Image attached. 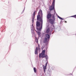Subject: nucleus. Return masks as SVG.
Instances as JSON below:
<instances>
[{
  "mask_svg": "<svg viewBox=\"0 0 76 76\" xmlns=\"http://www.w3.org/2000/svg\"><path fill=\"white\" fill-rule=\"evenodd\" d=\"M55 6V0H53L52 4L50 7L49 9L50 10H52L54 9V7Z\"/></svg>",
  "mask_w": 76,
  "mask_h": 76,
  "instance_id": "nucleus-4",
  "label": "nucleus"
},
{
  "mask_svg": "<svg viewBox=\"0 0 76 76\" xmlns=\"http://www.w3.org/2000/svg\"><path fill=\"white\" fill-rule=\"evenodd\" d=\"M53 26L54 27V26Z\"/></svg>",
  "mask_w": 76,
  "mask_h": 76,
  "instance_id": "nucleus-28",
  "label": "nucleus"
},
{
  "mask_svg": "<svg viewBox=\"0 0 76 76\" xmlns=\"http://www.w3.org/2000/svg\"><path fill=\"white\" fill-rule=\"evenodd\" d=\"M58 17V18H59V19H61V20H64V19L62 18H61L59 16H58V15L57 16Z\"/></svg>",
  "mask_w": 76,
  "mask_h": 76,
  "instance_id": "nucleus-16",
  "label": "nucleus"
},
{
  "mask_svg": "<svg viewBox=\"0 0 76 76\" xmlns=\"http://www.w3.org/2000/svg\"><path fill=\"white\" fill-rule=\"evenodd\" d=\"M41 20H38L40 22H41V23L38 21H37L36 22V26H37V29L38 31H41L42 28V20L41 18Z\"/></svg>",
  "mask_w": 76,
  "mask_h": 76,
  "instance_id": "nucleus-1",
  "label": "nucleus"
},
{
  "mask_svg": "<svg viewBox=\"0 0 76 76\" xmlns=\"http://www.w3.org/2000/svg\"><path fill=\"white\" fill-rule=\"evenodd\" d=\"M46 37L48 39H49L50 38V35L48 34H46Z\"/></svg>",
  "mask_w": 76,
  "mask_h": 76,
  "instance_id": "nucleus-12",
  "label": "nucleus"
},
{
  "mask_svg": "<svg viewBox=\"0 0 76 76\" xmlns=\"http://www.w3.org/2000/svg\"><path fill=\"white\" fill-rule=\"evenodd\" d=\"M37 34L38 35V37H41V32L40 31H37Z\"/></svg>",
  "mask_w": 76,
  "mask_h": 76,
  "instance_id": "nucleus-11",
  "label": "nucleus"
},
{
  "mask_svg": "<svg viewBox=\"0 0 76 76\" xmlns=\"http://www.w3.org/2000/svg\"><path fill=\"white\" fill-rule=\"evenodd\" d=\"M34 73H36V72H37V69L35 68V67L34 68Z\"/></svg>",
  "mask_w": 76,
  "mask_h": 76,
  "instance_id": "nucleus-15",
  "label": "nucleus"
},
{
  "mask_svg": "<svg viewBox=\"0 0 76 76\" xmlns=\"http://www.w3.org/2000/svg\"><path fill=\"white\" fill-rule=\"evenodd\" d=\"M50 34H51V33H50Z\"/></svg>",
  "mask_w": 76,
  "mask_h": 76,
  "instance_id": "nucleus-29",
  "label": "nucleus"
},
{
  "mask_svg": "<svg viewBox=\"0 0 76 76\" xmlns=\"http://www.w3.org/2000/svg\"><path fill=\"white\" fill-rule=\"evenodd\" d=\"M35 28L34 26V25L32 24L31 27V32L32 33H33L34 32V30Z\"/></svg>",
  "mask_w": 76,
  "mask_h": 76,
  "instance_id": "nucleus-6",
  "label": "nucleus"
},
{
  "mask_svg": "<svg viewBox=\"0 0 76 76\" xmlns=\"http://www.w3.org/2000/svg\"><path fill=\"white\" fill-rule=\"evenodd\" d=\"M51 16L52 17V15L50 13H49L47 15V18H48V19H49L51 18Z\"/></svg>",
  "mask_w": 76,
  "mask_h": 76,
  "instance_id": "nucleus-5",
  "label": "nucleus"
},
{
  "mask_svg": "<svg viewBox=\"0 0 76 76\" xmlns=\"http://www.w3.org/2000/svg\"><path fill=\"white\" fill-rule=\"evenodd\" d=\"M54 14H52V18L49 19V22L52 25H53V23H54V22L55 21V20H56V18L54 16H55V13H56V11L54 10Z\"/></svg>",
  "mask_w": 76,
  "mask_h": 76,
  "instance_id": "nucleus-2",
  "label": "nucleus"
},
{
  "mask_svg": "<svg viewBox=\"0 0 76 76\" xmlns=\"http://www.w3.org/2000/svg\"><path fill=\"white\" fill-rule=\"evenodd\" d=\"M45 69H43L44 70V73H45Z\"/></svg>",
  "mask_w": 76,
  "mask_h": 76,
  "instance_id": "nucleus-20",
  "label": "nucleus"
},
{
  "mask_svg": "<svg viewBox=\"0 0 76 76\" xmlns=\"http://www.w3.org/2000/svg\"><path fill=\"white\" fill-rule=\"evenodd\" d=\"M48 64V62H47L46 63V64Z\"/></svg>",
  "mask_w": 76,
  "mask_h": 76,
  "instance_id": "nucleus-26",
  "label": "nucleus"
},
{
  "mask_svg": "<svg viewBox=\"0 0 76 76\" xmlns=\"http://www.w3.org/2000/svg\"><path fill=\"white\" fill-rule=\"evenodd\" d=\"M24 10H25V8H24V10H23V12H24Z\"/></svg>",
  "mask_w": 76,
  "mask_h": 76,
  "instance_id": "nucleus-25",
  "label": "nucleus"
},
{
  "mask_svg": "<svg viewBox=\"0 0 76 76\" xmlns=\"http://www.w3.org/2000/svg\"><path fill=\"white\" fill-rule=\"evenodd\" d=\"M49 32H50V28H48L46 31V33L47 34H48Z\"/></svg>",
  "mask_w": 76,
  "mask_h": 76,
  "instance_id": "nucleus-13",
  "label": "nucleus"
},
{
  "mask_svg": "<svg viewBox=\"0 0 76 76\" xmlns=\"http://www.w3.org/2000/svg\"><path fill=\"white\" fill-rule=\"evenodd\" d=\"M38 50H40V48H38Z\"/></svg>",
  "mask_w": 76,
  "mask_h": 76,
  "instance_id": "nucleus-24",
  "label": "nucleus"
},
{
  "mask_svg": "<svg viewBox=\"0 0 76 76\" xmlns=\"http://www.w3.org/2000/svg\"><path fill=\"white\" fill-rule=\"evenodd\" d=\"M48 39L47 37H45L44 39L43 42L44 43H46L47 42V41Z\"/></svg>",
  "mask_w": 76,
  "mask_h": 76,
  "instance_id": "nucleus-10",
  "label": "nucleus"
},
{
  "mask_svg": "<svg viewBox=\"0 0 76 76\" xmlns=\"http://www.w3.org/2000/svg\"><path fill=\"white\" fill-rule=\"evenodd\" d=\"M70 17H73V18H76V15H73V16H72Z\"/></svg>",
  "mask_w": 76,
  "mask_h": 76,
  "instance_id": "nucleus-18",
  "label": "nucleus"
},
{
  "mask_svg": "<svg viewBox=\"0 0 76 76\" xmlns=\"http://www.w3.org/2000/svg\"><path fill=\"white\" fill-rule=\"evenodd\" d=\"M45 50H43L42 51V53H41L39 54V57H41V56L42 55V54H45Z\"/></svg>",
  "mask_w": 76,
  "mask_h": 76,
  "instance_id": "nucleus-7",
  "label": "nucleus"
},
{
  "mask_svg": "<svg viewBox=\"0 0 76 76\" xmlns=\"http://www.w3.org/2000/svg\"><path fill=\"white\" fill-rule=\"evenodd\" d=\"M45 57L46 60H48V56L47 55L45 56Z\"/></svg>",
  "mask_w": 76,
  "mask_h": 76,
  "instance_id": "nucleus-17",
  "label": "nucleus"
},
{
  "mask_svg": "<svg viewBox=\"0 0 76 76\" xmlns=\"http://www.w3.org/2000/svg\"><path fill=\"white\" fill-rule=\"evenodd\" d=\"M41 14H42V10H40L38 13V15L37 16V20H41V16L40 15H39Z\"/></svg>",
  "mask_w": 76,
  "mask_h": 76,
  "instance_id": "nucleus-3",
  "label": "nucleus"
},
{
  "mask_svg": "<svg viewBox=\"0 0 76 76\" xmlns=\"http://www.w3.org/2000/svg\"><path fill=\"white\" fill-rule=\"evenodd\" d=\"M35 12H34L33 13V15L32 17V23H34V18H35Z\"/></svg>",
  "mask_w": 76,
  "mask_h": 76,
  "instance_id": "nucleus-8",
  "label": "nucleus"
},
{
  "mask_svg": "<svg viewBox=\"0 0 76 76\" xmlns=\"http://www.w3.org/2000/svg\"><path fill=\"white\" fill-rule=\"evenodd\" d=\"M38 48H40V45H38Z\"/></svg>",
  "mask_w": 76,
  "mask_h": 76,
  "instance_id": "nucleus-22",
  "label": "nucleus"
},
{
  "mask_svg": "<svg viewBox=\"0 0 76 76\" xmlns=\"http://www.w3.org/2000/svg\"><path fill=\"white\" fill-rule=\"evenodd\" d=\"M38 51V47H37L36 49H35V54H38V52L37 51Z\"/></svg>",
  "mask_w": 76,
  "mask_h": 76,
  "instance_id": "nucleus-9",
  "label": "nucleus"
},
{
  "mask_svg": "<svg viewBox=\"0 0 76 76\" xmlns=\"http://www.w3.org/2000/svg\"><path fill=\"white\" fill-rule=\"evenodd\" d=\"M48 41H49V40L48 39V42H47V43L46 44V45H47V44H48Z\"/></svg>",
  "mask_w": 76,
  "mask_h": 76,
  "instance_id": "nucleus-21",
  "label": "nucleus"
},
{
  "mask_svg": "<svg viewBox=\"0 0 76 76\" xmlns=\"http://www.w3.org/2000/svg\"><path fill=\"white\" fill-rule=\"evenodd\" d=\"M45 56V54H42V55H41V57H42V58H44Z\"/></svg>",
  "mask_w": 76,
  "mask_h": 76,
  "instance_id": "nucleus-14",
  "label": "nucleus"
},
{
  "mask_svg": "<svg viewBox=\"0 0 76 76\" xmlns=\"http://www.w3.org/2000/svg\"><path fill=\"white\" fill-rule=\"evenodd\" d=\"M47 64H45V66H46V67H47Z\"/></svg>",
  "mask_w": 76,
  "mask_h": 76,
  "instance_id": "nucleus-23",
  "label": "nucleus"
},
{
  "mask_svg": "<svg viewBox=\"0 0 76 76\" xmlns=\"http://www.w3.org/2000/svg\"><path fill=\"white\" fill-rule=\"evenodd\" d=\"M43 69H46V66H45L44 65H43Z\"/></svg>",
  "mask_w": 76,
  "mask_h": 76,
  "instance_id": "nucleus-19",
  "label": "nucleus"
},
{
  "mask_svg": "<svg viewBox=\"0 0 76 76\" xmlns=\"http://www.w3.org/2000/svg\"><path fill=\"white\" fill-rule=\"evenodd\" d=\"M65 22L66 23H67V21H65Z\"/></svg>",
  "mask_w": 76,
  "mask_h": 76,
  "instance_id": "nucleus-27",
  "label": "nucleus"
}]
</instances>
